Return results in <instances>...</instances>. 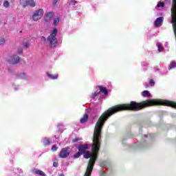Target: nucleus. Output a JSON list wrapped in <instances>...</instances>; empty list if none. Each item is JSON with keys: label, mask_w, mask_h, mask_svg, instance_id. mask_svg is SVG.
<instances>
[{"label": "nucleus", "mask_w": 176, "mask_h": 176, "mask_svg": "<svg viewBox=\"0 0 176 176\" xmlns=\"http://www.w3.org/2000/svg\"><path fill=\"white\" fill-rule=\"evenodd\" d=\"M153 104L154 99L146 100L140 102L131 101L129 104H117L105 111L100 116L95 125L91 148L92 153H90V151L85 152L83 154L84 159H91L94 155H96V160L97 157H98V153L100 152V148H101V142L102 141L101 140L102 127H104L105 122H107L112 115H115L117 112H120L122 111H133V112H138V111H142L144 108L153 107Z\"/></svg>", "instance_id": "f257e3e1"}, {"label": "nucleus", "mask_w": 176, "mask_h": 176, "mask_svg": "<svg viewBox=\"0 0 176 176\" xmlns=\"http://www.w3.org/2000/svg\"><path fill=\"white\" fill-rule=\"evenodd\" d=\"M159 105H163L164 107H171V108H175L176 109V102L174 101L162 99H154L153 107H157Z\"/></svg>", "instance_id": "f03ea898"}, {"label": "nucleus", "mask_w": 176, "mask_h": 176, "mask_svg": "<svg viewBox=\"0 0 176 176\" xmlns=\"http://www.w3.org/2000/svg\"><path fill=\"white\" fill-rule=\"evenodd\" d=\"M57 29H54L47 38V41L49 42L51 47H56L57 45Z\"/></svg>", "instance_id": "7ed1b4c3"}, {"label": "nucleus", "mask_w": 176, "mask_h": 176, "mask_svg": "<svg viewBox=\"0 0 176 176\" xmlns=\"http://www.w3.org/2000/svg\"><path fill=\"white\" fill-rule=\"evenodd\" d=\"M97 160V155H94L89 161L87 170L84 176H90L91 175V172L93 171V168H94V164H96V162Z\"/></svg>", "instance_id": "20e7f679"}, {"label": "nucleus", "mask_w": 176, "mask_h": 176, "mask_svg": "<svg viewBox=\"0 0 176 176\" xmlns=\"http://www.w3.org/2000/svg\"><path fill=\"white\" fill-rule=\"evenodd\" d=\"M43 9L40 8L38 10H36L32 15L33 21H38V20H41V17H43Z\"/></svg>", "instance_id": "39448f33"}, {"label": "nucleus", "mask_w": 176, "mask_h": 176, "mask_svg": "<svg viewBox=\"0 0 176 176\" xmlns=\"http://www.w3.org/2000/svg\"><path fill=\"white\" fill-rule=\"evenodd\" d=\"M70 153L71 151H69V148H63L58 154V157H60V159H66V157L69 156Z\"/></svg>", "instance_id": "423d86ee"}, {"label": "nucleus", "mask_w": 176, "mask_h": 176, "mask_svg": "<svg viewBox=\"0 0 176 176\" xmlns=\"http://www.w3.org/2000/svg\"><path fill=\"white\" fill-rule=\"evenodd\" d=\"M77 149L82 155H83L87 152V151H88V149H90V145L87 144H80L78 146Z\"/></svg>", "instance_id": "0eeeda50"}, {"label": "nucleus", "mask_w": 176, "mask_h": 176, "mask_svg": "<svg viewBox=\"0 0 176 176\" xmlns=\"http://www.w3.org/2000/svg\"><path fill=\"white\" fill-rule=\"evenodd\" d=\"M10 64H19V61H20V56L17 55H13L10 56V58L8 60Z\"/></svg>", "instance_id": "6e6552de"}, {"label": "nucleus", "mask_w": 176, "mask_h": 176, "mask_svg": "<svg viewBox=\"0 0 176 176\" xmlns=\"http://www.w3.org/2000/svg\"><path fill=\"white\" fill-rule=\"evenodd\" d=\"M23 8H27V6H31L32 8H35V1L34 0H27L25 3L22 4Z\"/></svg>", "instance_id": "1a4fd4ad"}, {"label": "nucleus", "mask_w": 176, "mask_h": 176, "mask_svg": "<svg viewBox=\"0 0 176 176\" xmlns=\"http://www.w3.org/2000/svg\"><path fill=\"white\" fill-rule=\"evenodd\" d=\"M98 88L99 89V93H102L104 96H108V89H107V87L100 85L98 86Z\"/></svg>", "instance_id": "9d476101"}, {"label": "nucleus", "mask_w": 176, "mask_h": 176, "mask_svg": "<svg viewBox=\"0 0 176 176\" xmlns=\"http://www.w3.org/2000/svg\"><path fill=\"white\" fill-rule=\"evenodd\" d=\"M163 23V17H158L155 21L154 22V25L155 27H160L162 25V23Z\"/></svg>", "instance_id": "9b49d317"}, {"label": "nucleus", "mask_w": 176, "mask_h": 176, "mask_svg": "<svg viewBox=\"0 0 176 176\" xmlns=\"http://www.w3.org/2000/svg\"><path fill=\"white\" fill-rule=\"evenodd\" d=\"M32 173H34V174H36V175L46 176V174H45V173L41 170L34 168L33 169Z\"/></svg>", "instance_id": "f8f14e48"}, {"label": "nucleus", "mask_w": 176, "mask_h": 176, "mask_svg": "<svg viewBox=\"0 0 176 176\" xmlns=\"http://www.w3.org/2000/svg\"><path fill=\"white\" fill-rule=\"evenodd\" d=\"M89 119V115L85 114L80 120V123H86L87 122V120Z\"/></svg>", "instance_id": "ddd939ff"}, {"label": "nucleus", "mask_w": 176, "mask_h": 176, "mask_svg": "<svg viewBox=\"0 0 176 176\" xmlns=\"http://www.w3.org/2000/svg\"><path fill=\"white\" fill-rule=\"evenodd\" d=\"M142 97H151V93H149V91H143L142 92Z\"/></svg>", "instance_id": "4468645a"}, {"label": "nucleus", "mask_w": 176, "mask_h": 176, "mask_svg": "<svg viewBox=\"0 0 176 176\" xmlns=\"http://www.w3.org/2000/svg\"><path fill=\"white\" fill-rule=\"evenodd\" d=\"M53 16H54L53 12H50L47 13L46 17H45V21H49L48 19H52V17H53Z\"/></svg>", "instance_id": "2eb2a0df"}, {"label": "nucleus", "mask_w": 176, "mask_h": 176, "mask_svg": "<svg viewBox=\"0 0 176 176\" xmlns=\"http://www.w3.org/2000/svg\"><path fill=\"white\" fill-rule=\"evenodd\" d=\"M173 68H176V62L175 61H172L170 62L168 69H173Z\"/></svg>", "instance_id": "dca6fc26"}, {"label": "nucleus", "mask_w": 176, "mask_h": 176, "mask_svg": "<svg viewBox=\"0 0 176 176\" xmlns=\"http://www.w3.org/2000/svg\"><path fill=\"white\" fill-rule=\"evenodd\" d=\"M157 47L159 52H163L164 50L163 45L160 43H157Z\"/></svg>", "instance_id": "f3484780"}, {"label": "nucleus", "mask_w": 176, "mask_h": 176, "mask_svg": "<svg viewBox=\"0 0 176 176\" xmlns=\"http://www.w3.org/2000/svg\"><path fill=\"white\" fill-rule=\"evenodd\" d=\"M47 76H49V78H50V79H57V78H58V75H55L53 76V74L47 73Z\"/></svg>", "instance_id": "a211bd4d"}, {"label": "nucleus", "mask_w": 176, "mask_h": 176, "mask_svg": "<svg viewBox=\"0 0 176 176\" xmlns=\"http://www.w3.org/2000/svg\"><path fill=\"white\" fill-rule=\"evenodd\" d=\"M100 96V91H96L95 93L92 94L91 97V98H96V97Z\"/></svg>", "instance_id": "6ab92c4d"}, {"label": "nucleus", "mask_w": 176, "mask_h": 176, "mask_svg": "<svg viewBox=\"0 0 176 176\" xmlns=\"http://www.w3.org/2000/svg\"><path fill=\"white\" fill-rule=\"evenodd\" d=\"M157 8H164V3L159 1L157 4Z\"/></svg>", "instance_id": "aec40b11"}, {"label": "nucleus", "mask_w": 176, "mask_h": 176, "mask_svg": "<svg viewBox=\"0 0 176 176\" xmlns=\"http://www.w3.org/2000/svg\"><path fill=\"white\" fill-rule=\"evenodd\" d=\"M60 23V18H55L54 20V25H57Z\"/></svg>", "instance_id": "412c9836"}, {"label": "nucleus", "mask_w": 176, "mask_h": 176, "mask_svg": "<svg viewBox=\"0 0 176 176\" xmlns=\"http://www.w3.org/2000/svg\"><path fill=\"white\" fill-rule=\"evenodd\" d=\"M82 154L78 151V153H75L74 155V159H78V158H79V157H80V155H81Z\"/></svg>", "instance_id": "4be33fe9"}, {"label": "nucleus", "mask_w": 176, "mask_h": 176, "mask_svg": "<svg viewBox=\"0 0 176 176\" xmlns=\"http://www.w3.org/2000/svg\"><path fill=\"white\" fill-rule=\"evenodd\" d=\"M3 6L5 8H9V6H10V3H9V1L6 0L3 3Z\"/></svg>", "instance_id": "5701e85b"}, {"label": "nucleus", "mask_w": 176, "mask_h": 176, "mask_svg": "<svg viewBox=\"0 0 176 176\" xmlns=\"http://www.w3.org/2000/svg\"><path fill=\"white\" fill-rule=\"evenodd\" d=\"M5 38L0 37V46H2V45H5Z\"/></svg>", "instance_id": "b1692460"}, {"label": "nucleus", "mask_w": 176, "mask_h": 176, "mask_svg": "<svg viewBox=\"0 0 176 176\" xmlns=\"http://www.w3.org/2000/svg\"><path fill=\"white\" fill-rule=\"evenodd\" d=\"M50 144V140L49 139H45L43 141V144L45 146L49 145Z\"/></svg>", "instance_id": "393cba45"}, {"label": "nucleus", "mask_w": 176, "mask_h": 176, "mask_svg": "<svg viewBox=\"0 0 176 176\" xmlns=\"http://www.w3.org/2000/svg\"><path fill=\"white\" fill-rule=\"evenodd\" d=\"M78 2L76 0H71L69 5L72 6H75Z\"/></svg>", "instance_id": "a878e982"}, {"label": "nucleus", "mask_w": 176, "mask_h": 176, "mask_svg": "<svg viewBox=\"0 0 176 176\" xmlns=\"http://www.w3.org/2000/svg\"><path fill=\"white\" fill-rule=\"evenodd\" d=\"M150 86H155V80L153 79H151L149 81Z\"/></svg>", "instance_id": "bb28decb"}, {"label": "nucleus", "mask_w": 176, "mask_h": 176, "mask_svg": "<svg viewBox=\"0 0 176 176\" xmlns=\"http://www.w3.org/2000/svg\"><path fill=\"white\" fill-rule=\"evenodd\" d=\"M58 149V147H57L56 145H54L52 147V151H53L54 152H56V151H57Z\"/></svg>", "instance_id": "cd10ccee"}, {"label": "nucleus", "mask_w": 176, "mask_h": 176, "mask_svg": "<svg viewBox=\"0 0 176 176\" xmlns=\"http://www.w3.org/2000/svg\"><path fill=\"white\" fill-rule=\"evenodd\" d=\"M23 46L25 47H30V44L28 43H24Z\"/></svg>", "instance_id": "c85d7f7f"}, {"label": "nucleus", "mask_w": 176, "mask_h": 176, "mask_svg": "<svg viewBox=\"0 0 176 176\" xmlns=\"http://www.w3.org/2000/svg\"><path fill=\"white\" fill-rule=\"evenodd\" d=\"M53 166L54 167H58V162H54Z\"/></svg>", "instance_id": "c756f323"}, {"label": "nucleus", "mask_w": 176, "mask_h": 176, "mask_svg": "<svg viewBox=\"0 0 176 176\" xmlns=\"http://www.w3.org/2000/svg\"><path fill=\"white\" fill-rule=\"evenodd\" d=\"M18 53H19V54H21V53H23V49L20 48V49L18 50Z\"/></svg>", "instance_id": "7c9ffc66"}, {"label": "nucleus", "mask_w": 176, "mask_h": 176, "mask_svg": "<svg viewBox=\"0 0 176 176\" xmlns=\"http://www.w3.org/2000/svg\"><path fill=\"white\" fill-rule=\"evenodd\" d=\"M57 1L58 0H54V5H56V3H57Z\"/></svg>", "instance_id": "2f4dec72"}, {"label": "nucleus", "mask_w": 176, "mask_h": 176, "mask_svg": "<svg viewBox=\"0 0 176 176\" xmlns=\"http://www.w3.org/2000/svg\"><path fill=\"white\" fill-rule=\"evenodd\" d=\"M78 142V139H74V142Z\"/></svg>", "instance_id": "473e14b6"}, {"label": "nucleus", "mask_w": 176, "mask_h": 176, "mask_svg": "<svg viewBox=\"0 0 176 176\" xmlns=\"http://www.w3.org/2000/svg\"><path fill=\"white\" fill-rule=\"evenodd\" d=\"M19 1H20V3H23L25 0H19Z\"/></svg>", "instance_id": "72a5a7b5"}, {"label": "nucleus", "mask_w": 176, "mask_h": 176, "mask_svg": "<svg viewBox=\"0 0 176 176\" xmlns=\"http://www.w3.org/2000/svg\"><path fill=\"white\" fill-rule=\"evenodd\" d=\"M43 39H45V41H46V38H45V36H43Z\"/></svg>", "instance_id": "f704fd0d"}, {"label": "nucleus", "mask_w": 176, "mask_h": 176, "mask_svg": "<svg viewBox=\"0 0 176 176\" xmlns=\"http://www.w3.org/2000/svg\"><path fill=\"white\" fill-rule=\"evenodd\" d=\"M165 1H169V2H170L171 0H165Z\"/></svg>", "instance_id": "c9c22d12"}, {"label": "nucleus", "mask_w": 176, "mask_h": 176, "mask_svg": "<svg viewBox=\"0 0 176 176\" xmlns=\"http://www.w3.org/2000/svg\"><path fill=\"white\" fill-rule=\"evenodd\" d=\"M60 176H64V175H60Z\"/></svg>", "instance_id": "e433bc0d"}]
</instances>
